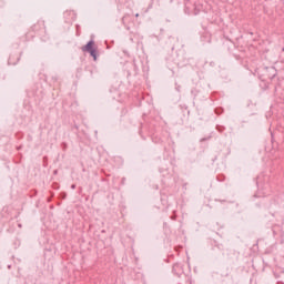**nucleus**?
<instances>
[{
	"label": "nucleus",
	"instance_id": "1",
	"mask_svg": "<svg viewBox=\"0 0 284 284\" xmlns=\"http://www.w3.org/2000/svg\"><path fill=\"white\" fill-rule=\"evenodd\" d=\"M83 50L85 52H90L91 57H93L94 61H97V51L94 50V42H89Z\"/></svg>",
	"mask_w": 284,
	"mask_h": 284
}]
</instances>
